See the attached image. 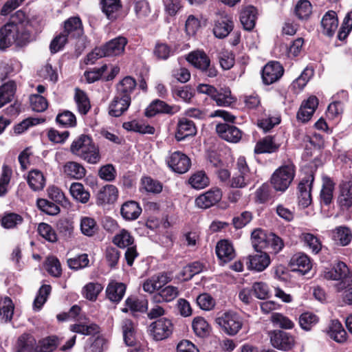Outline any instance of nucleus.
Instances as JSON below:
<instances>
[{
	"label": "nucleus",
	"mask_w": 352,
	"mask_h": 352,
	"mask_svg": "<svg viewBox=\"0 0 352 352\" xmlns=\"http://www.w3.org/2000/svg\"><path fill=\"white\" fill-rule=\"evenodd\" d=\"M80 230L87 236H93L98 232L99 226L94 218L82 217L80 219Z\"/></svg>",
	"instance_id": "603ef678"
},
{
	"label": "nucleus",
	"mask_w": 352,
	"mask_h": 352,
	"mask_svg": "<svg viewBox=\"0 0 352 352\" xmlns=\"http://www.w3.org/2000/svg\"><path fill=\"white\" fill-rule=\"evenodd\" d=\"M254 255H250L247 262L248 268L256 272H263L270 264V257L267 253L263 251L257 252Z\"/></svg>",
	"instance_id": "393cba45"
},
{
	"label": "nucleus",
	"mask_w": 352,
	"mask_h": 352,
	"mask_svg": "<svg viewBox=\"0 0 352 352\" xmlns=\"http://www.w3.org/2000/svg\"><path fill=\"white\" fill-rule=\"evenodd\" d=\"M197 133L195 122L186 118H179L177 124L175 138L177 142L184 140L186 138L194 136Z\"/></svg>",
	"instance_id": "6ab92c4d"
},
{
	"label": "nucleus",
	"mask_w": 352,
	"mask_h": 352,
	"mask_svg": "<svg viewBox=\"0 0 352 352\" xmlns=\"http://www.w3.org/2000/svg\"><path fill=\"white\" fill-rule=\"evenodd\" d=\"M296 167L292 163L285 164L275 170L271 177V184L276 191H285L293 181Z\"/></svg>",
	"instance_id": "20e7f679"
},
{
	"label": "nucleus",
	"mask_w": 352,
	"mask_h": 352,
	"mask_svg": "<svg viewBox=\"0 0 352 352\" xmlns=\"http://www.w3.org/2000/svg\"><path fill=\"white\" fill-rule=\"evenodd\" d=\"M56 228L59 234L66 239H71L74 235V221L67 219H60L57 221Z\"/></svg>",
	"instance_id": "680f3d73"
},
{
	"label": "nucleus",
	"mask_w": 352,
	"mask_h": 352,
	"mask_svg": "<svg viewBox=\"0 0 352 352\" xmlns=\"http://www.w3.org/2000/svg\"><path fill=\"white\" fill-rule=\"evenodd\" d=\"M52 291V287L50 285H43L34 300L33 306L35 309L40 310L47 300Z\"/></svg>",
	"instance_id": "774afa93"
},
{
	"label": "nucleus",
	"mask_w": 352,
	"mask_h": 352,
	"mask_svg": "<svg viewBox=\"0 0 352 352\" xmlns=\"http://www.w3.org/2000/svg\"><path fill=\"white\" fill-rule=\"evenodd\" d=\"M257 18L258 10L253 6L245 7L240 13V21L247 31H252L254 28Z\"/></svg>",
	"instance_id": "a878e982"
},
{
	"label": "nucleus",
	"mask_w": 352,
	"mask_h": 352,
	"mask_svg": "<svg viewBox=\"0 0 352 352\" xmlns=\"http://www.w3.org/2000/svg\"><path fill=\"white\" fill-rule=\"evenodd\" d=\"M283 138L280 133L267 135L256 143L254 152L255 154L276 153L283 144Z\"/></svg>",
	"instance_id": "6e6552de"
},
{
	"label": "nucleus",
	"mask_w": 352,
	"mask_h": 352,
	"mask_svg": "<svg viewBox=\"0 0 352 352\" xmlns=\"http://www.w3.org/2000/svg\"><path fill=\"white\" fill-rule=\"evenodd\" d=\"M234 22L228 15L221 16L214 23L213 34L218 38H224L233 30Z\"/></svg>",
	"instance_id": "412c9836"
},
{
	"label": "nucleus",
	"mask_w": 352,
	"mask_h": 352,
	"mask_svg": "<svg viewBox=\"0 0 352 352\" xmlns=\"http://www.w3.org/2000/svg\"><path fill=\"white\" fill-rule=\"evenodd\" d=\"M211 99L215 101L217 106L220 107H229L236 100L232 96L231 90L229 87H221L219 89L216 88V92L214 93Z\"/></svg>",
	"instance_id": "58836bf2"
},
{
	"label": "nucleus",
	"mask_w": 352,
	"mask_h": 352,
	"mask_svg": "<svg viewBox=\"0 0 352 352\" xmlns=\"http://www.w3.org/2000/svg\"><path fill=\"white\" fill-rule=\"evenodd\" d=\"M179 295V290L177 287L168 285L162 288L160 292L153 296L155 302H170Z\"/></svg>",
	"instance_id": "c03bdc74"
},
{
	"label": "nucleus",
	"mask_w": 352,
	"mask_h": 352,
	"mask_svg": "<svg viewBox=\"0 0 352 352\" xmlns=\"http://www.w3.org/2000/svg\"><path fill=\"white\" fill-rule=\"evenodd\" d=\"M215 322L226 333L230 336L236 335L243 326L241 317L234 311L221 314L216 318Z\"/></svg>",
	"instance_id": "0eeeda50"
},
{
	"label": "nucleus",
	"mask_w": 352,
	"mask_h": 352,
	"mask_svg": "<svg viewBox=\"0 0 352 352\" xmlns=\"http://www.w3.org/2000/svg\"><path fill=\"white\" fill-rule=\"evenodd\" d=\"M265 247L261 248V251L265 250V253L276 254L284 247V243L281 238L274 233L268 234Z\"/></svg>",
	"instance_id": "37998d69"
},
{
	"label": "nucleus",
	"mask_w": 352,
	"mask_h": 352,
	"mask_svg": "<svg viewBox=\"0 0 352 352\" xmlns=\"http://www.w3.org/2000/svg\"><path fill=\"white\" fill-rule=\"evenodd\" d=\"M189 183L195 189H202L209 184L210 181L205 171L200 170L190 177Z\"/></svg>",
	"instance_id": "338daca9"
},
{
	"label": "nucleus",
	"mask_w": 352,
	"mask_h": 352,
	"mask_svg": "<svg viewBox=\"0 0 352 352\" xmlns=\"http://www.w3.org/2000/svg\"><path fill=\"white\" fill-rule=\"evenodd\" d=\"M46 179L43 173L38 169H32L28 172L27 182L33 191L42 190L45 186Z\"/></svg>",
	"instance_id": "e433bc0d"
},
{
	"label": "nucleus",
	"mask_w": 352,
	"mask_h": 352,
	"mask_svg": "<svg viewBox=\"0 0 352 352\" xmlns=\"http://www.w3.org/2000/svg\"><path fill=\"white\" fill-rule=\"evenodd\" d=\"M168 167L175 173L184 174L191 166L190 159L181 151L172 153L166 160Z\"/></svg>",
	"instance_id": "9b49d317"
},
{
	"label": "nucleus",
	"mask_w": 352,
	"mask_h": 352,
	"mask_svg": "<svg viewBox=\"0 0 352 352\" xmlns=\"http://www.w3.org/2000/svg\"><path fill=\"white\" fill-rule=\"evenodd\" d=\"M128 43L127 38L124 36H118L110 40L99 47L97 51L100 55L104 56H116L124 53L125 46Z\"/></svg>",
	"instance_id": "ddd939ff"
},
{
	"label": "nucleus",
	"mask_w": 352,
	"mask_h": 352,
	"mask_svg": "<svg viewBox=\"0 0 352 352\" xmlns=\"http://www.w3.org/2000/svg\"><path fill=\"white\" fill-rule=\"evenodd\" d=\"M335 183L333 179L326 177L323 179L322 186L320 192V201L326 206H329L333 198Z\"/></svg>",
	"instance_id": "4c0bfd02"
},
{
	"label": "nucleus",
	"mask_w": 352,
	"mask_h": 352,
	"mask_svg": "<svg viewBox=\"0 0 352 352\" xmlns=\"http://www.w3.org/2000/svg\"><path fill=\"white\" fill-rule=\"evenodd\" d=\"M338 26V19L335 11L329 10L323 16L321 21L322 32L323 34L331 37L333 36Z\"/></svg>",
	"instance_id": "c756f323"
},
{
	"label": "nucleus",
	"mask_w": 352,
	"mask_h": 352,
	"mask_svg": "<svg viewBox=\"0 0 352 352\" xmlns=\"http://www.w3.org/2000/svg\"><path fill=\"white\" fill-rule=\"evenodd\" d=\"M103 288L102 285L99 283L90 282L83 287L82 294L86 299L96 301Z\"/></svg>",
	"instance_id": "13d9d810"
},
{
	"label": "nucleus",
	"mask_w": 352,
	"mask_h": 352,
	"mask_svg": "<svg viewBox=\"0 0 352 352\" xmlns=\"http://www.w3.org/2000/svg\"><path fill=\"white\" fill-rule=\"evenodd\" d=\"M175 329L172 320L160 318L151 323L148 333L155 341H162L171 337Z\"/></svg>",
	"instance_id": "423d86ee"
},
{
	"label": "nucleus",
	"mask_w": 352,
	"mask_h": 352,
	"mask_svg": "<svg viewBox=\"0 0 352 352\" xmlns=\"http://www.w3.org/2000/svg\"><path fill=\"white\" fill-rule=\"evenodd\" d=\"M74 100L77 105L78 113L82 116L87 115L91 109V104L86 92L79 88H76L75 89Z\"/></svg>",
	"instance_id": "79ce46f5"
},
{
	"label": "nucleus",
	"mask_w": 352,
	"mask_h": 352,
	"mask_svg": "<svg viewBox=\"0 0 352 352\" xmlns=\"http://www.w3.org/2000/svg\"><path fill=\"white\" fill-rule=\"evenodd\" d=\"M235 170L230 181L231 188H245L256 179V173L251 170L244 156H240L237 159Z\"/></svg>",
	"instance_id": "7ed1b4c3"
},
{
	"label": "nucleus",
	"mask_w": 352,
	"mask_h": 352,
	"mask_svg": "<svg viewBox=\"0 0 352 352\" xmlns=\"http://www.w3.org/2000/svg\"><path fill=\"white\" fill-rule=\"evenodd\" d=\"M148 302L146 299H140L136 296H130L124 301V307L121 309L123 313L130 312L133 318H138V314L148 311Z\"/></svg>",
	"instance_id": "dca6fc26"
},
{
	"label": "nucleus",
	"mask_w": 352,
	"mask_h": 352,
	"mask_svg": "<svg viewBox=\"0 0 352 352\" xmlns=\"http://www.w3.org/2000/svg\"><path fill=\"white\" fill-rule=\"evenodd\" d=\"M38 234L50 243H56L58 241V235L54 229L50 224L44 222L38 223L37 228Z\"/></svg>",
	"instance_id": "e2e57ef3"
},
{
	"label": "nucleus",
	"mask_w": 352,
	"mask_h": 352,
	"mask_svg": "<svg viewBox=\"0 0 352 352\" xmlns=\"http://www.w3.org/2000/svg\"><path fill=\"white\" fill-rule=\"evenodd\" d=\"M63 172L67 178L76 180L82 179L87 173L85 168L74 161L67 162L63 166Z\"/></svg>",
	"instance_id": "7c9ffc66"
},
{
	"label": "nucleus",
	"mask_w": 352,
	"mask_h": 352,
	"mask_svg": "<svg viewBox=\"0 0 352 352\" xmlns=\"http://www.w3.org/2000/svg\"><path fill=\"white\" fill-rule=\"evenodd\" d=\"M63 33L69 39H78L84 34L83 25L79 16H72L64 22Z\"/></svg>",
	"instance_id": "a211bd4d"
},
{
	"label": "nucleus",
	"mask_w": 352,
	"mask_h": 352,
	"mask_svg": "<svg viewBox=\"0 0 352 352\" xmlns=\"http://www.w3.org/2000/svg\"><path fill=\"white\" fill-rule=\"evenodd\" d=\"M215 131L222 140L231 143H238L242 138L243 132L236 126L228 123H219Z\"/></svg>",
	"instance_id": "2eb2a0df"
},
{
	"label": "nucleus",
	"mask_w": 352,
	"mask_h": 352,
	"mask_svg": "<svg viewBox=\"0 0 352 352\" xmlns=\"http://www.w3.org/2000/svg\"><path fill=\"white\" fill-rule=\"evenodd\" d=\"M126 289V286L124 283L111 280L106 288V297L111 302L118 304L122 300Z\"/></svg>",
	"instance_id": "4be33fe9"
},
{
	"label": "nucleus",
	"mask_w": 352,
	"mask_h": 352,
	"mask_svg": "<svg viewBox=\"0 0 352 352\" xmlns=\"http://www.w3.org/2000/svg\"><path fill=\"white\" fill-rule=\"evenodd\" d=\"M137 85L135 80L131 76H125L117 85L116 95L131 102V94Z\"/></svg>",
	"instance_id": "cd10ccee"
},
{
	"label": "nucleus",
	"mask_w": 352,
	"mask_h": 352,
	"mask_svg": "<svg viewBox=\"0 0 352 352\" xmlns=\"http://www.w3.org/2000/svg\"><path fill=\"white\" fill-rule=\"evenodd\" d=\"M16 89V85L13 80H10L0 87V108L12 100Z\"/></svg>",
	"instance_id": "49530a36"
},
{
	"label": "nucleus",
	"mask_w": 352,
	"mask_h": 352,
	"mask_svg": "<svg viewBox=\"0 0 352 352\" xmlns=\"http://www.w3.org/2000/svg\"><path fill=\"white\" fill-rule=\"evenodd\" d=\"M177 111L175 106H171L164 100L155 99L145 109L144 116L147 118H153L157 114L173 115Z\"/></svg>",
	"instance_id": "f3484780"
},
{
	"label": "nucleus",
	"mask_w": 352,
	"mask_h": 352,
	"mask_svg": "<svg viewBox=\"0 0 352 352\" xmlns=\"http://www.w3.org/2000/svg\"><path fill=\"white\" fill-rule=\"evenodd\" d=\"M58 125L65 128H73L77 125V120L74 113L69 110H63L56 117Z\"/></svg>",
	"instance_id": "3c124183"
},
{
	"label": "nucleus",
	"mask_w": 352,
	"mask_h": 352,
	"mask_svg": "<svg viewBox=\"0 0 352 352\" xmlns=\"http://www.w3.org/2000/svg\"><path fill=\"white\" fill-rule=\"evenodd\" d=\"M142 208L135 201H127L124 202L120 208L122 217L128 221L137 219L142 213Z\"/></svg>",
	"instance_id": "c9c22d12"
},
{
	"label": "nucleus",
	"mask_w": 352,
	"mask_h": 352,
	"mask_svg": "<svg viewBox=\"0 0 352 352\" xmlns=\"http://www.w3.org/2000/svg\"><path fill=\"white\" fill-rule=\"evenodd\" d=\"M69 151L88 164H96L101 160L100 148L89 135L78 136L71 144Z\"/></svg>",
	"instance_id": "f257e3e1"
},
{
	"label": "nucleus",
	"mask_w": 352,
	"mask_h": 352,
	"mask_svg": "<svg viewBox=\"0 0 352 352\" xmlns=\"http://www.w3.org/2000/svg\"><path fill=\"white\" fill-rule=\"evenodd\" d=\"M268 234L262 228H256L251 233L252 243L256 252H261V248L265 247Z\"/></svg>",
	"instance_id": "0e129e2a"
},
{
	"label": "nucleus",
	"mask_w": 352,
	"mask_h": 352,
	"mask_svg": "<svg viewBox=\"0 0 352 352\" xmlns=\"http://www.w3.org/2000/svg\"><path fill=\"white\" fill-rule=\"evenodd\" d=\"M289 265L293 272H299L302 274H305L311 269V263L310 258L303 253L294 254L289 263Z\"/></svg>",
	"instance_id": "bb28decb"
},
{
	"label": "nucleus",
	"mask_w": 352,
	"mask_h": 352,
	"mask_svg": "<svg viewBox=\"0 0 352 352\" xmlns=\"http://www.w3.org/2000/svg\"><path fill=\"white\" fill-rule=\"evenodd\" d=\"M337 204L342 210H348L352 207V175L340 182Z\"/></svg>",
	"instance_id": "1a4fd4ad"
},
{
	"label": "nucleus",
	"mask_w": 352,
	"mask_h": 352,
	"mask_svg": "<svg viewBox=\"0 0 352 352\" xmlns=\"http://www.w3.org/2000/svg\"><path fill=\"white\" fill-rule=\"evenodd\" d=\"M192 327L196 336L200 338L207 337L210 334V325L203 317L195 318L192 323Z\"/></svg>",
	"instance_id": "4d7b16f0"
},
{
	"label": "nucleus",
	"mask_w": 352,
	"mask_h": 352,
	"mask_svg": "<svg viewBox=\"0 0 352 352\" xmlns=\"http://www.w3.org/2000/svg\"><path fill=\"white\" fill-rule=\"evenodd\" d=\"M134 242V237L126 229L120 230L112 239V243L118 248L122 249L133 245Z\"/></svg>",
	"instance_id": "a18cd8bd"
},
{
	"label": "nucleus",
	"mask_w": 352,
	"mask_h": 352,
	"mask_svg": "<svg viewBox=\"0 0 352 352\" xmlns=\"http://www.w3.org/2000/svg\"><path fill=\"white\" fill-rule=\"evenodd\" d=\"M318 322V316L312 312H304L299 317V324L305 331L311 330Z\"/></svg>",
	"instance_id": "69168bd1"
},
{
	"label": "nucleus",
	"mask_w": 352,
	"mask_h": 352,
	"mask_svg": "<svg viewBox=\"0 0 352 352\" xmlns=\"http://www.w3.org/2000/svg\"><path fill=\"white\" fill-rule=\"evenodd\" d=\"M272 345L280 351H289L295 345V339L293 336L283 330H274L269 332Z\"/></svg>",
	"instance_id": "9d476101"
},
{
	"label": "nucleus",
	"mask_w": 352,
	"mask_h": 352,
	"mask_svg": "<svg viewBox=\"0 0 352 352\" xmlns=\"http://www.w3.org/2000/svg\"><path fill=\"white\" fill-rule=\"evenodd\" d=\"M60 338L55 335L47 336L36 344L37 352H54L60 344Z\"/></svg>",
	"instance_id": "09e8293b"
},
{
	"label": "nucleus",
	"mask_w": 352,
	"mask_h": 352,
	"mask_svg": "<svg viewBox=\"0 0 352 352\" xmlns=\"http://www.w3.org/2000/svg\"><path fill=\"white\" fill-rule=\"evenodd\" d=\"M130 102L116 95L108 107L109 115L111 117L118 118L123 115L131 105Z\"/></svg>",
	"instance_id": "f704fd0d"
},
{
	"label": "nucleus",
	"mask_w": 352,
	"mask_h": 352,
	"mask_svg": "<svg viewBox=\"0 0 352 352\" xmlns=\"http://www.w3.org/2000/svg\"><path fill=\"white\" fill-rule=\"evenodd\" d=\"M102 12L111 21L116 20L122 8L121 0H100Z\"/></svg>",
	"instance_id": "72a5a7b5"
},
{
	"label": "nucleus",
	"mask_w": 352,
	"mask_h": 352,
	"mask_svg": "<svg viewBox=\"0 0 352 352\" xmlns=\"http://www.w3.org/2000/svg\"><path fill=\"white\" fill-rule=\"evenodd\" d=\"M15 352H37L34 336L28 333L21 334L16 342Z\"/></svg>",
	"instance_id": "2f4dec72"
},
{
	"label": "nucleus",
	"mask_w": 352,
	"mask_h": 352,
	"mask_svg": "<svg viewBox=\"0 0 352 352\" xmlns=\"http://www.w3.org/2000/svg\"><path fill=\"white\" fill-rule=\"evenodd\" d=\"M31 41V32L21 25L18 26L7 22L0 28V49L6 50L15 43L16 46L23 47Z\"/></svg>",
	"instance_id": "f03ea898"
},
{
	"label": "nucleus",
	"mask_w": 352,
	"mask_h": 352,
	"mask_svg": "<svg viewBox=\"0 0 352 352\" xmlns=\"http://www.w3.org/2000/svg\"><path fill=\"white\" fill-rule=\"evenodd\" d=\"M118 197V190L112 184H107L98 192L96 196V204L102 206L105 204H113Z\"/></svg>",
	"instance_id": "b1692460"
},
{
	"label": "nucleus",
	"mask_w": 352,
	"mask_h": 352,
	"mask_svg": "<svg viewBox=\"0 0 352 352\" xmlns=\"http://www.w3.org/2000/svg\"><path fill=\"white\" fill-rule=\"evenodd\" d=\"M284 74V68L278 61L267 63L261 70V78L265 85H272L278 81Z\"/></svg>",
	"instance_id": "f8f14e48"
},
{
	"label": "nucleus",
	"mask_w": 352,
	"mask_h": 352,
	"mask_svg": "<svg viewBox=\"0 0 352 352\" xmlns=\"http://www.w3.org/2000/svg\"><path fill=\"white\" fill-rule=\"evenodd\" d=\"M349 269L346 263L338 261L331 270H325L323 276L327 280H344L349 278Z\"/></svg>",
	"instance_id": "c85d7f7f"
},
{
	"label": "nucleus",
	"mask_w": 352,
	"mask_h": 352,
	"mask_svg": "<svg viewBox=\"0 0 352 352\" xmlns=\"http://www.w3.org/2000/svg\"><path fill=\"white\" fill-rule=\"evenodd\" d=\"M0 222L3 228L13 229L23 222V218L15 212H5L1 217Z\"/></svg>",
	"instance_id": "5fc2aeb1"
},
{
	"label": "nucleus",
	"mask_w": 352,
	"mask_h": 352,
	"mask_svg": "<svg viewBox=\"0 0 352 352\" xmlns=\"http://www.w3.org/2000/svg\"><path fill=\"white\" fill-rule=\"evenodd\" d=\"M216 254L222 263H228L236 256L232 243L227 239H221L216 245Z\"/></svg>",
	"instance_id": "5701e85b"
},
{
	"label": "nucleus",
	"mask_w": 352,
	"mask_h": 352,
	"mask_svg": "<svg viewBox=\"0 0 352 352\" xmlns=\"http://www.w3.org/2000/svg\"><path fill=\"white\" fill-rule=\"evenodd\" d=\"M177 52L176 47H173L166 42L157 41L153 51L154 57L157 60H167Z\"/></svg>",
	"instance_id": "473e14b6"
},
{
	"label": "nucleus",
	"mask_w": 352,
	"mask_h": 352,
	"mask_svg": "<svg viewBox=\"0 0 352 352\" xmlns=\"http://www.w3.org/2000/svg\"><path fill=\"white\" fill-rule=\"evenodd\" d=\"M294 13L299 20H307L312 13V6L308 0H300L296 5Z\"/></svg>",
	"instance_id": "6e6d98bb"
},
{
	"label": "nucleus",
	"mask_w": 352,
	"mask_h": 352,
	"mask_svg": "<svg viewBox=\"0 0 352 352\" xmlns=\"http://www.w3.org/2000/svg\"><path fill=\"white\" fill-rule=\"evenodd\" d=\"M123 338L127 346H133L136 344V329L132 320L125 318L122 322Z\"/></svg>",
	"instance_id": "ea45409f"
},
{
	"label": "nucleus",
	"mask_w": 352,
	"mask_h": 352,
	"mask_svg": "<svg viewBox=\"0 0 352 352\" xmlns=\"http://www.w3.org/2000/svg\"><path fill=\"white\" fill-rule=\"evenodd\" d=\"M314 177L313 175H309L299 182L298 186V204L303 208H307L312 202L311 188Z\"/></svg>",
	"instance_id": "4468645a"
},
{
	"label": "nucleus",
	"mask_w": 352,
	"mask_h": 352,
	"mask_svg": "<svg viewBox=\"0 0 352 352\" xmlns=\"http://www.w3.org/2000/svg\"><path fill=\"white\" fill-rule=\"evenodd\" d=\"M222 198V192L218 188H212L199 195L195 199L196 205L201 208H208L217 204Z\"/></svg>",
	"instance_id": "aec40b11"
},
{
	"label": "nucleus",
	"mask_w": 352,
	"mask_h": 352,
	"mask_svg": "<svg viewBox=\"0 0 352 352\" xmlns=\"http://www.w3.org/2000/svg\"><path fill=\"white\" fill-rule=\"evenodd\" d=\"M69 190L72 197L80 203L86 204L89 201L90 193L81 183H72Z\"/></svg>",
	"instance_id": "864d4df0"
},
{
	"label": "nucleus",
	"mask_w": 352,
	"mask_h": 352,
	"mask_svg": "<svg viewBox=\"0 0 352 352\" xmlns=\"http://www.w3.org/2000/svg\"><path fill=\"white\" fill-rule=\"evenodd\" d=\"M69 329L72 332L84 336H94L100 333V327L96 323H91L89 325L83 323L74 324L70 325Z\"/></svg>",
	"instance_id": "8fccbe9b"
},
{
	"label": "nucleus",
	"mask_w": 352,
	"mask_h": 352,
	"mask_svg": "<svg viewBox=\"0 0 352 352\" xmlns=\"http://www.w3.org/2000/svg\"><path fill=\"white\" fill-rule=\"evenodd\" d=\"M328 333L337 342H343L346 340L347 333L342 323L338 320H333L329 326Z\"/></svg>",
	"instance_id": "de8ad7c7"
},
{
	"label": "nucleus",
	"mask_w": 352,
	"mask_h": 352,
	"mask_svg": "<svg viewBox=\"0 0 352 352\" xmlns=\"http://www.w3.org/2000/svg\"><path fill=\"white\" fill-rule=\"evenodd\" d=\"M36 206L41 212L47 215L54 216L58 214L60 211L56 203L50 201L46 199H37Z\"/></svg>",
	"instance_id": "052dcab7"
},
{
	"label": "nucleus",
	"mask_w": 352,
	"mask_h": 352,
	"mask_svg": "<svg viewBox=\"0 0 352 352\" xmlns=\"http://www.w3.org/2000/svg\"><path fill=\"white\" fill-rule=\"evenodd\" d=\"M172 94L176 100H177V98H179L183 101L190 103L195 96V90L190 85H185L173 89Z\"/></svg>",
	"instance_id": "bf43d9fd"
},
{
	"label": "nucleus",
	"mask_w": 352,
	"mask_h": 352,
	"mask_svg": "<svg viewBox=\"0 0 352 352\" xmlns=\"http://www.w3.org/2000/svg\"><path fill=\"white\" fill-rule=\"evenodd\" d=\"M333 239L341 246L348 245L352 241V232L346 226H338L333 230Z\"/></svg>",
	"instance_id": "a19ab883"
},
{
	"label": "nucleus",
	"mask_w": 352,
	"mask_h": 352,
	"mask_svg": "<svg viewBox=\"0 0 352 352\" xmlns=\"http://www.w3.org/2000/svg\"><path fill=\"white\" fill-rule=\"evenodd\" d=\"M186 60L195 68L204 73L208 77L214 78L218 74L215 66L211 65L209 56L204 50L191 52L186 57Z\"/></svg>",
	"instance_id": "39448f33"
}]
</instances>
